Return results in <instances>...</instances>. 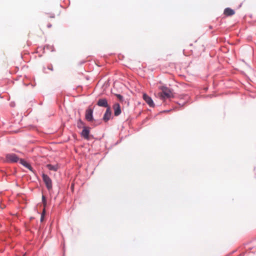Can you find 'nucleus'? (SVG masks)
Returning <instances> with one entry per match:
<instances>
[{
  "instance_id": "1",
  "label": "nucleus",
  "mask_w": 256,
  "mask_h": 256,
  "mask_svg": "<svg viewBox=\"0 0 256 256\" xmlns=\"http://www.w3.org/2000/svg\"><path fill=\"white\" fill-rule=\"evenodd\" d=\"M20 159L16 154L10 153L6 154L4 161L6 163H16L18 161L20 162Z\"/></svg>"
},
{
  "instance_id": "2",
  "label": "nucleus",
  "mask_w": 256,
  "mask_h": 256,
  "mask_svg": "<svg viewBox=\"0 0 256 256\" xmlns=\"http://www.w3.org/2000/svg\"><path fill=\"white\" fill-rule=\"evenodd\" d=\"M42 178L48 190H52V184L51 178L49 177V176H48L47 174H42Z\"/></svg>"
},
{
  "instance_id": "3",
  "label": "nucleus",
  "mask_w": 256,
  "mask_h": 256,
  "mask_svg": "<svg viewBox=\"0 0 256 256\" xmlns=\"http://www.w3.org/2000/svg\"><path fill=\"white\" fill-rule=\"evenodd\" d=\"M86 120L90 122H92L94 120L93 118V109L90 107H88L86 110L85 114Z\"/></svg>"
},
{
  "instance_id": "4",
  "label": "nucleus",
  "mask_w": 256,
  "mask_h": 256,
  "mask_svg": "<svg viewBox=\"0 0 256 256\" xmlns=\"http://www.w3.org/2000/svg\"><path fill=\"white\" fill-rule=\"evenodd\" d=\"M112 118V114L110 108H108L106 112L103 116L102 120L105 122H108L110 118Z\"/></svg>"
},
{
  "instance_id": "5",
  "label": "nucleus",
  "mask_w": 256,
  "mask_h": 256,
  "mask_svg": "<svg viewBox=\"0 0 256 256\" xmlns=\"http://www.w3.org/2000/svg\"><path fill=\"white\" fill-rule=\"evenodd\" d=\"M19 162L24 166L30 170L32 173H35L36 171L34 170L31 165L28 162H27L26 161L20 158V160Z\"/></svg>"
},
{
  "instance_id": "6",
  "label": "nucleus",
  "mask_w": 256,
  "mask_h": 256,
  "mask_svg": "<svg viewBox=\"0 0 256 256\" xmlns=\"http://www.w3.org/2000/svg\"><path fill=\"white\" fill-rule=\"evenodd\" d=\"M143 99L150 107H154V104L152 98L146 94H143Z\"/></svg>"
},
{
  "instance_id": "7",
  "label": "nucleus",
  "mask_w": 256,
  "mask_h": 256,
  "mask_svg": "<svg viewBox=\"0 0 256 256\" xmlns=\"http://www.w3.org/2000/svg\"><path fill=\"white\" fill-rule=\"evenodd\" d=\"M90 128L84 126V128L81 132V136L86 140L89 139V134L90 132Z\"/></svg>"
},
{
  "instance_id": "8",
  "label": "nucleus",
  "mask_w": 256,
  "mask_h": 256,
  "mask_svg": "<svg viewBox=\"0 0 256 256\" xmlns=\"http://www.w3.org/2000/svg\"><path fill=\"white\" fill-rule=\"evenodd\" d=\"M97 105L100 106H102L104 108H110V106H108V101L106 98H100L98 100L97 102Z\"/></svg>"
},
{
  "instance_id": "9",
  "label": "nucleus",
  "mask_w": 256,
  "mask_h": 256,
  "mask_svg": "<svg viewBox=\"0 0 256 256\" xmlns=\"http://www.w3.org/2000/svg\"><path fill=\"white\" fill-rule=\"evenodd\" d=\"M114 114L115 116H118L122 112L120 106L119 104L116 103L113 106Z\"/></svg>"
},
{
  "instance_id": "10",
  "label": "nucleus",
  "mask_w": 256,
  "mask_h": 256,
  "mask_svg": "<svg viewBox=\"0 0 256 256\" xmlns=\"http://www.w3.org/2000/svg\"><path fill=\"white\" fill-rule=\"evenodd\" d=\"M170 92L166 89L164 88L162 90V96L163 98H170Z\"/></svg>"
},
{
  "instance_id": "11",
  "label": "nucleus",
  "mask_w": 256,
  "mask_h": 256,
  "mask_svg": "<svg viewBox=\"0 0 256 256\" xmlns=\"http://www.w3.org/2000/svg\"><path fill=\"white\" fill-rule=\"evenodd\" d=\"M224 14L226 16H231L234 14V11L232 8H225Z\"/></svg>"
},
{
  "instance_id": "12",
  "label": "nucleus",
  "mask_w": 256,
  "mask_h": 256,
  "mask_svg": "<svg viewBox=\"0 0 256 256\" xmlns=\"http://www.w3.org/2000/svg\"><path fill=\"white\" fill-rule=\"evenodd\" d=\"M46 168L50 170L56 172L58 170V169L59 168V166L58 164H55V165H52L51 164H48L46 165Z\"/></svg>"
},
{
  "instance_id": "13",
  "label": "nucleus",
  "mask_w": 256,
  "mask_h": 256,
  "mask_svg": "<svg viewBox=\"0 0 256 256\" xmlns=\"http://www.w3.org/2000/svg\"><path fill=\"white\" fill-rule=\"evenodd\" d=\"M33 82H34L35 81H33ZM28 82L26 83V82H24V81H22V84L26 86H28L30 88H33L36 85V84L34 82L32 83V82H30V81H28Z\"/></svg>"
},
{
  "instance_id": "14",
  "label": "nucleus",
  "mask_w": 256,
  "mask_h": 256,
  "mask_svg": "<svg viewBox=\"0 0 256 256\" xmlns=\"http://www.w3.org/2000/svg\"><path fill=\"white\" fill-rule=\"evenodd\" d=\"M77 126L78 128H82V126H84V122L81 119H79L77 122Z\"/></svg>"
},
{
  "instance_id": "15",
  "label": "nucleus",
  "mask_w": 256,
  "mask_h": 256,
  "mask_svg": "<svg viewBox=\"0 0 256 256\" xmlns=\"http://www.w3.org/2000/svg\"><path fill=\"white\" fill-rule=\"evenodd\" d=\"M45 212H46V210H45V208H44V210H43L41 214V216H40V222H42L44 220V216H45Z\"/></svg>"
},
{
  "instance_id": "16",
  "label": "nucleus",
  "mask_w": 256,
  "mask_h": 256,
  "mask_svg": "<svg viewBox=\"0 0 256 256\" xmlns=\"http://www.w3.org/2000/svg\"><path fill=\"white\" fill-rule=\"evenodd\" d=\"M42 202L44 207H46V197L44 195L42 196Z\"/></svg>"
},
{
  "instance_id": "17",
  "label": "nucleus",
  "mask_w": 256,
  "mask_h": 256,
  "mask_svg": "<svg viewBox=\"0 0 256 256\" xmlns=\"http://www.w3.org/2000/svg\"><path fill=\"white\" fill-rule=\"evenodd\" d=\"M116 96L120 102H122L124 100V97L122 95L120 94H116Z\"/></svg>"
},
{
  "instance_id": "18",
  "label": "nucleus",
  "mask_w": 256,
  "mask_h": 256,
  "mask_svg": "<svg viewBox=\"0 0 256 256\" xmlns=\"http://www.w3.org/2000/svg\"><path fill=\"white\" fill-rule=\"evenodd\" d=\"M48 68L50 70H53V68H52V64H49L48 65Z\"/></svg>"
},
{
  "instance_id": "19",
  "label": "nucleus",
  "mask_w": 256,
  "mask_h": 256,
  "mask_svg": "<svg viewBox=\"0 0 256 256\" xmlns=\"http://www.w3.org/2000/svg\"><path fill=\"white\" fill-rule=\"evenodd\" d=\"M47 26L48 28H50L52 27V24H48Z\"/></svg>"
},
{
  "instance_id": "20",
  "label": "nucleus",
  "mask_w": 256,
  "mask_h": 256,
  "mask_svg": "<svg viewBox=\"0 0 256 256\" xmlns=\"http://www.w3.org/2000/svg\"><path fill=\"white\" fill-rule=\"evenodd\" d=\"M50 17L52 18H54V14H52L50 15Z\"/></svg>"
},
{
  "instance_id": "21",
  "label": "nucleus",
  "mask_w": 256,
  "mask_h": 256,
  "mask_svg": "<svg viewBox=\"0 0 256 256\" xmlns=\"http://www.w3.org/2000/svg\"><path fill=\"white\" fill-rule=\"evenodd\" d=\"M209 28H210V29H212V26H209Z\"/></svg>"
}]
</instances>
